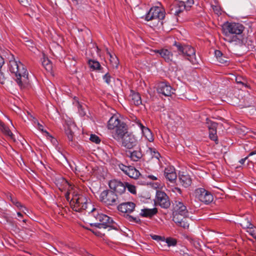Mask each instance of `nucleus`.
<instances>
[{
	"label": "nucleus",
	"mask_w": 256,
	"mask_h": 256,
	"mask_svg": "<svg viewBox=\"0 0 256 256\" xmlns=\"http://www.w3.org/2000/svg\"><path fill=\"white\" fill-rule=\"evenodd\" d=\"M213 9L214 10H216V11H218V7H216V6H214V8H213Z\"/></svg>",
	"instance_id": "57"
},
{
	"label": "nucleus",
	"mask_w": 256,
	"mask_h": 256,
	"mask_svg": "<svg viewBox=\"0 0 256 256\" xmlns=\"http://www.w3.org/2000/svg\"><path fill=\"white\" fill-rule=\"evenodd\" d=\"M222 32H243L244 26L240 23L226 22L222 26Z\"/></svg>",
	"instance_id": "14"
},
{
	"label": "nucleus",
	"mask_w": 256,
	"mask_h": 256,
	"mask_svg": "<svg viewBox=\"0 0 256 256\" xmlns=\"http://www.w3.org/2000/svg\"><path fill=\"white\" fill-rule=\"evenodd\" d=\"M45 134L46 136L50 140L53 144L56 146L58 144L57 140L55 138H53L48 132H45Z\"/></svg>",
	"instance_id": "43"
},
{
	"label": "nucleus",
	"mask_w": 256,
	"mask_h": 256,
	"mask_svg": "<svg viewBox=\"0 0 256 256\" xmlns=\"http://www.w3.org/2000/svg\"><path fill=\"white\" fill-rule=\"evenodd\" d=\"M74 102H73L74 104H75L76 106L78 107V110H80V108H82V106L79 103L78 100V98H74Z\"/></svg>",
	"instance_id": "49"
},
{
	"label": "nucleus",
	"mask_w": 256,
	"mask_h": 256,
	"mask_svg": "<svg viewBox=\"0 0 256 256\" xmlns=\"http://www.w3.org/2000/svg\"><path fill=\"white\" fill-rule=\"evenodd\" d=\"M107 54L110 56V60L113 68H117L118 66V60L114 55L111 54L108 51Z\"/></svg>",
	"instance_id": "28"
},
{
	"label": "nucleus",
	"mask_w": 256,
	"mask_h": 256,
	"mask_svg": "<svg viewBox=\"0 0 256 256\" xmlns=\"http://www.w3.org/2000/svg\"><path fill=\"white\" fill-rule=\"evenodd\" d=\"M88 212L96 220L99 222L90 224L91 226H94L98 228H106L112 226L114 222L111 218L106 214L99 213L98 210L94 208Z\"/></svg>",
	"instance_id": "5"
},
{
	"label": "nucleus",
	"mask_w": 256,
	"mask_h": 256,
	"mask_svg": "<svg viewBox=\"0 0 256 256\" xmlns=\"http://www.w3.org/2000/svg\"><path fill=\"white\" fill-rule=\"evenodd\" d=\"M118 168L124 174L130 178L136 179L140 175L139 171L132 166H126L122 164H120Z\"/></svg>",
	"instance_id": "15"
},
{
	"label": "nucleus",
	"mask_w": 256,
	"mask_h": 256,
	"mask_svg": "<svg viewBox=\"0 0 256 256\" xmlns=\"http://www.w3.org/2000/svg\"><path fill=\"white\" fill-rule=\"evenodd\" d=\"M134 122L140 128L143 136L150 142L154 140L153 136L150 130L147 127L142 124L140 120L137 118H135Z\"/></svg>",
	"instance_id": "19"
},
{
	"label": "nucleus",
	"mask_w": 256,
	"mask_h": 256,
	"mask_svg": "<svg viewBox=\"0 0 256 256\" xmlns=\"http://www.w3.org/2000/svg\"><path fill=\"white\" fill-rule=\"evenodd\" d=\"M38 130L42 132L45 134V132H46V130H44V126L42 124H41L39 123L36 126Z\"/></svg>",
	"instance_id": "46"
},
{
	"label": "nucleus",
	"mask_w": 256,
	"mask_h": 256,
	"mask_svg": "<svg viewBox=\"0 0 256 256\" xmlns=\"http://www.w3.org/2000/svg\"><path fill=\"white\" fill-rule=\"evenodd\" d=\"M209 138L212 140H214L216 142H218L216 130H209Z\"/></svg>",
	"instance_id": "36"
},
{
	"label": "nucleus",
	"mask_w": 256,
	"mask_h": 256,
	"mask_svg": "<svg viewBox=\"0 0 256 256\" xmlns=\"http://www.w3.org/2000/svg\"><path fill=\"white\" fill-rule=\"evenodd\" d=\"M126 154L133 162L139 161L144 156L141 146H139L138 150H126Z\"/></svg>",
	"instance_id": "18"
},
{
	"label": "nucleus",
	"mask_w": 256,
	"mask_h": 256,
	"mask_svg": "<svg viewBox=\"0 0 256 256\" xmlns=\"http://www.w3.org/2000/svg\"><path fill=\"white\" fill-rule=\"evenodd\" d=\"M90 140L92 142H95L96 144H98L100 142V138L95 134H91Z\"/></svg>",
	"instance_id": "41"
},
{
	"label": "nucleus",
	"mask_w": 256,
	"mask_h": 256,
	"mask_svg": "<svg viewBox=\"0 0 256 256\" xmlns=\"http://www.w3.org/2000/svg\"><path fill=\"white\" fill-rule=\"evenodd\" d=\"M17 215L18 217H20V218L22 217V214L20 212H18Z\"/></svg>",
	"instance_id": "56"
},
{
	"label": "nucleus",
	"mask_w": 256,
	"mask_h": 256,
	"mask_svg": "<svg viewBox=\"0 0 256 256\" xmlns=\"http://www.w3.org/2000/svg\"><path fill=\"white\" fill-rule=\"evenodd\" d=\"M20 3L24 6H26L28 4H30V0H18Z\"/></svg>",
	"instance_id": "48"
},
{
	"label": "nucleus",
	"mask_w": 256,
	"mask_h": 256,
	"mask_svg": "<svg viewBox=\"0 0 256 256\" xmlns=\"http://www.w3.org/2000/svg\"><path fill=\"white\" fill-rule=\"evenodd\" d=\"M188 217L185 218H184L182 219V220L180 222V223H177L176 224L178 226H181L183 228H188L189 227V222H188Z\"/></svg>",
	"instance_id": "34"
},
{
	"label": "nucleus",
	"mask_w": 256,
	"mask_h": 256,
	"mask_svg": "<svg viewBox=\"0 0 256 256\" xmlns=\"http://www.w3.org/2000/svg\"><path fill=\"white\" fill-rule=\"evenodd\" d=\"M12 203L20 210H21V208H23L26 210V208L24 207L22 204L20 202L18 201L16 199L14 200H12Z\"/></svg>",
	"instance_id": "44"
},
{
	"label": "nucleus",
	"mask_w": 256,
	"mask_h": 256,
	"mask_svg": "<svg viewBox=\"0 0 256 256\" xmlns=\"http://www.w3.org/2000/svg\"><path fill=\"white\" fill-rule=\"evenodd\" d=\"M207 127L209 130H216L218 126V124L216 122L211 121L210 120L206 118Z\"/></svg>",
	"instance_id": "33"
},
{
	"label": "nucleus",
	"mask_w": 256,
	"mask_h": 256,
	"mask_svg": "<svg viewBox=\"0 0 256 256\" xmlns=\"http://www.w3.org/2000/svg\"><path fill=\"white\" fill-rule=\"evenodd\" d=\"M86 27L85 26H84V28H78V31L80 32H82V31H84V32H86L87 30H86Z\"/></svg>",
	"instance_id": "54"
},
{
	"label": "nucleus",
	"mask_w": 256,
	"mask_h": 256,
	"mask_svg": "<svg viewBox=\"0 0 256 256\" xmlns=\"http://www.w3.org/2000/svg\"><path fill=\"white\" fill-rule=\"evenodd\" d=\"M242 225L244 226V228H248V229L247 230L248 232L253 237L254 235L255 230L254 228L252 227V224L248 221L246 224L243 223L242 224Z\"/></svg>",
	"instance_id": "30"
},
{
	"label": "nucleus",
	"mask_w": 256,
	"mask_h": 256,
	"mask_svg": "<svg viewBox=\"0 0 256 256\" xmlns=\"http://www.w3.org/2000/svg\"><path fill=\"white\" fill-rule=\"evenodd\" d=\"M158 212L156 208H144L142 210L140 214L143 217H151L156 214Z\"/></svg>",
	"instance_id": "25"
},
{
	"label": "nucleus",
	"mask_w": 256,
	"mask_h": 256,
	"mask_svg": "<svg viewBox=\"0 0 256 256\" xmlns=\"http://www.w3.org/2000/svg\"><path fill=\"white\" fill-rule=\"evenodd\" d=\"M108 128L112 130V137L117 141H120V138L126 132V124L122 122L116 116H112L108 123Z\"/></svg>",
	"instance_id": "2"
},
{
	"label": "nucleus",
	"mask_w": 256,
	"mask_h": 256,
	"mask_svg": "<svg viewBox=\"0 0 256 256\" xmlns=\"http://www.w3.org/2000/svg\"><path fill=\"white\" fill-rule=\"evenodd\" d=\"M108 185L111 190L118 196L125 194L126 186L120 181L112 180L110 181Z\"/></svg>",
	"instance_id": "12"
},
{
	"label": "nucleus",
	"mask_w": 256,
	"mask_h": 256,
	"mask_svg": "<svg viewBox=\"0 0 256 256\" xmlns=\"http://www.w3.org/2000/svg\"><path fill=\"white\" fill-rule=\"evenodd\" d=\"M164 176L171 183H174L176 182L177 175L175 168L173 166H168L165 168Z\"/></svg>",
	"instance_id": "20"
},
{
	"label": "nucleus",
	"mask_w": 256,
	"mask_h": 256,
	"mask_svg": "<svg viewBox=\"0 0 256 256\" xmlns=\"http://www.w3.org/2000/svg\"><path fill=\"white\" fill-rule=\"evenodd\" d=\"M153 240H162V238L160 236H157V235H152L151 236Z\"/></svg>",
	"instance_id": "50"
},
{
	"label": "nucleus",
	"mask_w": 256,
	"mask_h": 256,
	"mask_svg": "<svg viewBox=\"0 0 256 256\" xmlns=\"http://www.w3.org/2000/svg\"><path fill=\"white\" fill-rule=\"evenodd\" d=\"M172 191L175 193L182 194V190L180 188L178 187H174L172 188Z\"/></svg>",
	"instance_id": "47"
},
{
	"label": "nucleus",
	"mask_w": 256,
	"mask_h": 256,
	"mask_svg": "<svg viewBox=\"0 0 256 256\" xmlns=\"http://www.w3.org/2000/svg\"><path fill=\"white\" fill-rule=\"evenodd\" d=\"M26 42H30V41L29 40H26Z\"/></svg>",
	"instance_id": "59"
},
{
	"label": "nucleus",
	"mask_w": 256,
	"mask_h": 256,
	"mask_svg": "<svg viewBox=\"0 0 256 256\" xmlns=\"http://www.w3.org/2000/svg\"><path fill=\"white\" fill-rule=\"evenodd\" d=\"M4 63V60L2 56H0V70L2 68Z\"/></svg>",
	"instance_id": "52"
},
{
	"label": "nucleus",
	"mask_w": 256,
	"mask_h": 256,
	"mask_svg": "<svg viewBox=\"0 0 256 256\" xmlns=\"http://www.w3.org/2000/svg\"><path fill=\"white\" fill-rule=\"evenodd\" d=\"M70 204L72 209L78 212L86 210L88 205L92 206L91 204H88L86 196L82 194L73 195L70 202Z\"/></svg>",
	"instance_id": "6"
},
{
	"label": "nucleus",
	"mask_w": 256,
	"mask_h": 256,
	"mask_svg": "<svg viewBox=\"0 0 256 256\" xmlns=\"http://www.w3.org/2000/svg\"><path fill=\"white\" fill-rule=\"evenodd\" d=\"M148 178L152 180H157V178L156 176H153V175H148Z\"/></svg>",
	"instance_id": "53"
},
{
	"label": "nucleus",
	"mask_w": 256,
	"mask_h": 256,
	"mask_svg": "<svg viewBox=\"0 0 256 256\" xmlns=\"http://www.w3.org/2000/svg\"><path fill=\"white\" fill-rule=\"evenodd\" d=\"M22 221H23L24 222H26V220H22Z\"/></svg>",
	"instance_id": "58"
},
{
	"label": "nucleus",
	"mask_w": 256,
	"mask_h": 256,
	"mask_svg": "<svg viewBox=\"0 0 256 256\" xmlns=\"http://www.w3.org/2000/svg\"><path fill=\"white\" fill-rule=\"evenodd\" d=\"M178 180L180 184L184 188L190 186L192 182L190 176L188 174H180L178 176Z\"/></svg>",
	"instance_id": "22"
},
{
	"label": "nucleus",
	"mask_w": 256,
	"mask_h": 256,
	"mask_svg": "<svg viewBox=\"0 0 256 256\" xmlns=\"http://www.w3.org/2000/svg\"><path fill=\"white\" fill-rule=\"evenodd\" d=\"M193 4V0H181L178 4L172 6L170 14L178 16L184 10H188Z\"/></svg>",
	"instance_id": "9"
},
{
	"label": "nucleus",
	"mask_w": 256,
	"mask_h": 256,
	"mask_svg": "<svg viewBox=\"0 0 256 256\" xmlns=\"http://www.w3.org/2000/svg\"><path fill=\"white\" fill-rule=\"evenodd\" d=\"M154 52L155 53L158 54L164 59L165 62H170L172 61L173 54L169 50L166 48H162L160 50H155Z\"/></svg>",
	"instance_id": "21"
},
{
	"label": "nucleus",
	"mask_w": 256,
	"mask_h": 256,
	"mask_svg": "<svg viewBox=\"0 0 256 256\" xmlns=\"http://www.w3.org/2000/svg\"><path fill=\"white\" fill-rule=\"evenodd\" d=\"M130 101L136 106H139L142 104L141 96L139 93L131 90L130 94Z\"/></svg>",
	"instance_id": "24"
},
{
	"label": "nucleus",
	"mask_w": 256,
	"mask_h": 256,
	"mask_svg": "<svg viewBox=\"0 0 256 256\" xmlns=\"http://www.w3.org/2000/svg\"><path fill=\"white\" fill-rule=\"evenodd\" d=\"M88 64L90 67L93 70H100L102 72H104L102 70L103 68L101 66L98 62L94 60H90L88 61Z\"/></svg>",
	"instance_id": "27"
},
{
	"label": "nucleus",
	"mask_w": 256,
	"mask_h": 256,
	"mask_svg": "<svg viewBox=\"0 0 256 256\" xmlns=\"http://www.w3.org/2000/svg\"><path fill=\"white\" fill-rule=\"evenodd\" d=\"M146 153L151 155L152 158H156L159 160L160 155L155 148L148 147V150H146Z\"/></svg>",
	"instance_id": "29"
},
{
	"label": "nucleus",
	"mask_w": 256,
	"mask_h": 256,
	"mask_svg": "<svg viewBox=\"0 0 256 256\" xmlns=\"http://www.w3.org/2000/svg\"><path fill=\"white\" fill-rule=\"evenodd\" d=\"M166 242L168 244V246H174L176 244V240L171 238H167L166 240Z\"/></svg>",
	"instance_id": "38"
},
{
	"label": "nucleus",
	"mask_w": 256,
	"mask_h": 256,
	"mask_svg": "<svg viewBox=\"0 0 256 256\" xmlns=\"http://www.w3.org/2000/svg\"><path fill=\"white\" fill-rule=\"evenodd\" d=\"M100 199L102 203L108 206H116L121 202L120 197L111 190L102 191L100 195Z\"/></svg>",
	"instance_id": "7"
},
{
	"label": "nucleus",
	"mask_w": 256,
	"mask_h": 256,
	"mask_svg": "<svg viewBox=\"0 0 256 256\" xmlns=\"http://www.w3.org/2000/svg\"><path fill=\"white\" fill-rule=\"evenodd\" d=\"M136 204L132 202H122L118 206V210L119 212L126 214L127 219L130 222H137L138 218L132 216L129 214L133 212L135 209Z\"/></svg>",
	"instance_id": "8"
},
{
	"label": "nucleus",
	"mask_w": 256,
	"mask_h": 256,
	"mask_svg": "<svg viewBox=\"0 0 256 256\" xmlns=\"http://www.w3.org/2000/svg\"><path fill=\"white\" fill-rule=\"evenodd\" d=\"M30 120L32 122L34 125L36 126L40 122L38 121L32 115H30Z\"/></svg>",
	"instance_id": "45"
},
{
	"label": "nucleus",
	"mask_w": 256,
	"mask_h": 256,
	"mask_svg": "<svg viewBox=\"0 0 256 256\" xmlns=\"http://www.w3.org/2000/svg\"><path fill=\"white\" fill-rule=\"evenodd\" d=\"M42 62L43 66L46 68V70H52V64L48 58H46L44 57Z\"/></svg>",
	"instance_id": "31"
},
{
	"label": "nucleus",
	"mask_w": 256,
	"mask_h": 256,
	"mask_svg": "<svg viewBox=\"0 0 256 256\" xmlns=\"http://www.w3.org/2000/svg\"><path fill=\"white\" fill-rule=\"evenodd\" d=\"M66 134L69 141L72 142L73 140L74 132L70 128L68 127L66 130Z\"/></svg>",
	"instance_id": "37"
},
{
	"label": "nucleus",
	"mask_w": 256,
	"mask_h": 256,
	"mask_svg": "<svg viewBox=\"0 0 256 256\" xmlns=\"http://www.w3.org/2000/svg\"><path fill=\"white\" fill-rule=\"evenodd\" d=\"M226 37H230V42H235L236 44H242L247 42L244 33H224Z\"/></svg>",
	"instance_id": "17"
},
{
	"label": "nucleus",
	"mask_w": 256,
	"mask_h": 256,
	"mask_svg": "<svg viewBox=\"0 0 256 256\" xmlns=\"http://www.w3.org/2000/svg\"><path fill=\"white\" fill-rule=\"evenodd\" d=\"M254 154H256V150H254L252 152H250L248 156H246V157H245L244 158H242L240 159V160H239V162L241 164H244V163L245 162L246 160L248 159V158L250 157V156H251L253 155H254Z\"/></svg>",
	"instance_id": "40"
},
{
	"label": "nucleus",
	"mask_w": 256,
	"mask_h": 256,
	"mask_svg": "<svg viewBox=\"0 0 256 256\" xmlns=\"http://www.w3.org/2000/svg\"><path fill=\"white\" fill-rule=\"evenodd\" d=\"M126 186L127 188L128 191L132 194H136V188L135 186L127 183Z\"/></svg>",
	"instance_id": "42"
},
{
	"label": "nucleus",
	"mask_w": 256,
	"mask_h": 256,
	"mask_svg": "<svg viewBox=\"0 0 256 256\" xmlns=\"http://www.w3.org/2000/svg\"><path fill=\"white\" fill-rule=\"evenodd\" d=\"M176 48V52L180 55H182L186 59L189 60L192 64L198 63L194 49L189 45H186L175 41L173 44Z\"/></svg>",
	"instance_id": "4"
},
{
	"label": "nucleus",
	"mask_w": 256,
	"mask_h": 256,
	"mask_svg": "<svg viewBox=\"0 0 256 256\" xmlns=\"http://www.w3.org/2000/svg\"><path fill=\"white\" fill-rule=\"evenodd\" d=\"M230 40L226 39V40H228V41H229Z\"/></svg>",
	"instance_id": "60"
},
{
	"label": "nucleus",
	"mask_w": 256,
	"mask_h": 256,
	"mask_svg": "<svg viewBox=\"0 0 256 256\" xmlns=\"http://www.w3.org/2000/svg\"><path fill=\"white\" fill-rule=\"evenodd\" d=\"M214 54L215 56L218 59V60L222 64H224L226 62V61L224 60L222 58V52L219 50H216L214 51Z\"/></svg>",
	"instance_id": "35"
},
{
	"label": "nucleus",
	"mask_w": 256,
	"mask_h": 256,
	"mask_svg": "<svg viewBox=\"0 0 256 256\" xmlns=\"http://www.w3.org/2000/svg\"><path fill=\"white\" fill-rule=\"evenodd\" d=\"M0 130L4 134L13 139L14 135L9 128L6 126L1 120H0Z\"/></svg>",
	"instance_id": "26"
},
{
	"label": "nucleus",
	"mask_w": 256,
	"mask_h": 256,
	"mask_svg": "<svg viewBox=\"0 0 256 256\" xmlns=\"http://www.w3.org/2000/svg\"><path fill=\"white\" fill-rule=\"evenodd\" d=\"M102 78L108 84H110L111 82V80L112 77L110 76V74L107 72L103 76Z\"/></svg>",
	"instance_id": "39"
},
{
	"label": "nucleus",
	"mask_w": 256,
	"mask_h": 256,
	"mask_svg": "<svg viewBox=\"0 0 256 256\" xmlns=\"http://www.w3.org/2000/svg\"><path fill=\"white\" fill-rule=\"evenodd\" d=\"M194 196L200 202L208 204L213 200V196L204 188H198L194 192Z\"/></svg>",
	"instance_id": "10"
},
{
	"label": "nucleus",
	"mask_w": 256,
	"mask_h": 256,
	"mask_svg": "<svg viewBox=\"0 0 256 256\" xmlns=\"http://www.w3.org/2000/svg\"><path fill=\"white\" fill-rule=\"evenodd\" d=\"M156 202L164 208H168L170 204L168 196L164 192L160 190L156 191Z\"/></svg>",
	"instance_id": "13"
},
{
	"label": "nucleus",
	"mask_w": 256,
	"mask_h": 256,
	"mask_svg": "<svg viewBox=\"0 0 256 256\" xmlns=\"http://www.w3.org/2000/svg\"><path fill=\"white\" fill-rule=\"evenodd\" d=\"M8 198L12 202V200H14L16 198H14L12 197V196L11 195H10L8 197Z\"/></svg>",
	"instance_id": "55"
},
{
	"label": "nucleus",
	"mask_w": 256,
	"mask_h": 256,
	"mask_svg": "<svg viewBox=\"0 0 256 256\" xmlns=\"http://www.w3.org/2000/svg\"><path fill=\"white\" fill-rule=\"evenodd\" d=\"M164 12L160 7L154 6L144 16L146 21H151L150 26L154 29L155 28L161 26L162 24V20L164 18Z\"/></svg>",
	"instance_id": "3"
},
{
	"label": "nucleus",
	"mask_w": 256,
	"mask_h": 256,
	"mask_svg": "<svg viewBox=\"0 0 256 256\" xmlns=\"http://www.w3.org/2000/svg\"><path fill=\"white\" fill-rule=\"evenodd\" d=\"M8 68L10 72L14 74L15 80L21 88L28 83V72L21 62L15 60H10Z\"/></svg>",
	"instance_id": "1"
},
{
	"label": "nucleus",
	"mask_w": 256,
	"mask_h": 256,
	"mask_svg": "<svg viewBox=\"0 0 256 256\" xmlns=\"http://www.w3.org/2000/svg\"><path fill=\"white\" fill-rule=\"evenodd\" d=\"M173 213L180 214L183 215H188V212L186 207L182 202L178 201L176 202V206Z\"/></svg>",
	"instance_id": "23"
},
{
	"label": "nucleus",
	"mask_w": 256,
	"mask_h": 256,
	"mask_svg": "<svg viewBox=\"0 0 256 256\" xmlns=\"http://www.w3.org/2000/svg\"><path fill=\"white\" fill-rule=\"evenodd\" d=\"M120 140H122V146L128 149L133 148L138 143L135 136L132 134H128L127 131L122 136Z\"/></svg>",
	"instance_id": "11"
},
{
	"label": "nucleus",
	"mask_w": 256,
	"mask_h": 256,
	"mask_svg": "<svg viewBox=\"0 0 256 256\" xmlns=\"http://www.w3.org/2000/svg\"><path fill=\"white\" fill-rule=\"evenodd\" d=\"M180 254L182 256H192V255L189 254L188 253L184 252L182 250H180Z\"/></svg>",
	"instance_id": "51"
},
{
	"label": "nucleus",
	"mask_w": 256,
	"mask_h": 256,
	"mask_svg": "<svg viewBox=\"0 0 256 256\" xmlns=\"http://www.w3.org/2000/svg\"><path fill=\"white\" fill-rule=\"evenodd\" d=\"M188 215H183L180 214H174L173 213V221L176 224L180 223V222L182 220L186 217H188Z\"/></svg>",
	"instance_id": "32"
},
{
	"label": "nucleus",
	"mask_w": 256,
	"mask_h": 256,
	"mask_svg": "<svg viewBox=\"0 0 256 256\" xmlns=\"http://www.w3.org/2000/svg\"><path fill=\"white\" fill-rule=\"evenodd\" d=\"M156 90L159 94L166 96H170L174 93L175 90L168 83L160 82L158 84Z\"/></svg>",
	"instance_id": "16"
}]
</instances>
